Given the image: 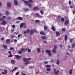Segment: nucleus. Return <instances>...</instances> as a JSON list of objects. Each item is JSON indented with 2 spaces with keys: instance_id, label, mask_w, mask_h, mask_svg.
<instances>
[{
  "instance_id": "nucleus-23",
  "label": "nucleus",
  "mask_w": 75,
  "mask_h": 75,
  "mask_svg": "<svg viewBox=\"0 0 75 75\" xmlns=\"http://www.w3.org/2000/svg\"><path fill=\"white\" fill-rule=\"evenodd\" d=\"M40 34H41V35H45V33H44V32H40Z\"/></svg>"
},
{
  "instance_id": "nucleus-47",
  "label": "nucleus",
  "mask_w": 75,
  "mask_h": 75,
  "mask_svg": "<svg viewBox=\"0 0 75 75\" xmlns=\"http://www.w3.org/2000/svg\"><path fill=\"white\" fill-rule=\"evenodd\" d=\"M18 54H21L22 53V52L21 51H19L18 52Z\"/></svg>"
},
{
  "instance_id": "nucleus-41",
  "label": "nucleus",
  "mask_w": 75,
  "mask_h": 75,
  "mask_svg": "<svg viewBox=\"0 0 75 75\" xmlns=\"http://www.w3.org/2000/svg\"><path fill=\"white\" fill-rule=\"evenodd\" d=\"M44 28L45 30H47V27L46 26H45Z\"/></svg>"
},
{
  "instance_id": "nucleus-49",
  "label": "nucleus",
  "mask_w": 75,
  "mask_h": 75,
  "mask_svg": "<svg viewBox=\"0 0 75 75\" xmlns=\"http://www.w3.org/2000/svg\"><path fill=\"white\" fill-rule=\"evenodd\" d=\"M17 40H16V39H15L14 40V42H17Z\"/></svg>"
},
{
  "instance_id": "nucleus-51",
  "label": "nucleus",
  "mask_w": 75,
  "mask_h": 75,
  "mask_svg": "<svg viewBox=\"0 0 75 75\" xmlns=\"http://www.w3.org/2000/svg\"><path fill=\"white\" fill-rule=\"evenodd\" d=\"M20 23V21H16V23H17V24H19V23Z\"/></svg>"
},
{
  "instance_id": "nucleus-2",
  "label": "nucleus",
  "mask_w": 75,
  "mask_h": 75,
  "mask_svg": "<svg viewBox=\"0 0 75 75\" xmlns=\"http://www.w3.org/2000/svg\"><path fill=\"white\" fill-rule=\"evenodd\" d=\"M46 51L47 54H48L49 56H51V55H52V54H51V52L50 51L48 50H46Z\"/></svg>"
},
{
  "instance_id": "nucleus-31",
  "label": "nucleus",
  "mask_w": 75,
  "mask_h": 75,
  "mask_svg": "<svg viewBox=\"0 0 75 75\" xmlns=\"http://www.w3.org/2000/svg\"><path fill=\"white\" fill-rule=\"evenodd\" d=\"M67 36L66 35L64 36V40L65 41H67Z\"/></svg>"
},
{
  "instance_id": "nucleus-17",
  "label": "nucleus",
  "mask_w": 75,
  "mask_h": 75,
  "mask_svg": "<svg viewBox=\"0 0 75 75\" xmlns=\"http://www.w3.org/2000/svg\"><path fill=\"white\" fill-rule=\"evenodd\" d=\"M51 28L52 30L53 31H55V27L52 26V27H51Z\"/></svg>"
},
{
  "instance_id": "nucleus-33",
  "label": "nucleus",
  "mask_w": 75,
  "mask_h": 75,
  "mask_svg": "<svg viewBox=\"0 0 75 75\" xmlns=\"http://www.w3.org/2000/svg\"><path fill=\"white\" fill-rule=\"evenodd\" d=\"M37 51L38 53L40 52V49L39 48H38L37 49Z\"/></svg>"
},
{
  "instance_id": "nucleus-22",
  "label": "nucleus",
  "mask_w": 75,
  "mask_h": 75,
  "mask_svg": "<svg viewBox=\"0 0 75 75\" xmlns=\"http://www.w3.org/2000/svg\"><path fill=\"white\" fill-rule=\"evenodd\" d=\"M2 47L4 48V49H7V47L6 45H4L2 46Z\"/></svg>"
},
{
  "instance_id": "nucleus-1",
  "label": "nucleus",
  "mask_w": 75,
  "mask_h": 75,
  "mask_svg": "<svg viewBox=\"0 0 75 75\" xmlns=\"http://www.w3.org/2000/svg\"><path fill=\"white\" fill-rule=\"evenodd\" d=\"M53 70L54 71V73L55 74V75H58L59 73V71L58 70H57L56 71V69L55 68H54Z\"/></svg>"
},
{
  "instance_id": "nucleus-8",
  "label": "nucleus",
  "mask_w": 75,
  "mask_h": 75,
  "mask_svg": "<svg viewBox=\"0 0 75 75\" xmlns=\"http://www.w3.org/2000/svg\"><path fill=\"white\" fill-rule=\"evenodd\" d=\"M7 6L8 7H11V3L10 2H8L7 4Z\"/></svg>"
},
{
  "instance_id": "nucleus-16",
  "label": "nucleus",
  "mask_w": 75,
  "mask_h": 75,
  "mask_svg": "<svg viewBox=\"0 0 75 75\" xmlns=\"http://www.w3.org/2000/svg\"><path fill=\"white\" fill-rule=\"evenodd\" d=\"M34 33V31L33 30H30V35H32V34Z\"/></svg>"
},
{
  "instance_id": "nucleus-14",
  "label": "nucleus",
  "mask_w": 75,
  "mask_h": 75,
  "mask_svg": "<svg viewBox=\"0 0 75 75\" xmlns=\"http://www.w3.org/2000/svg\"><path fill=\"white\" fill-rule=\"evenodd\" d=\"M15 58L16 59H19L20 58V56H18V55H16Z\"/></svg>"
},
{
  "instance_id": "nucleus-26",
  "label": "nucleus",
  "mask_w": 75,
  "mask_h": 75,
  "mask_svg": "<svg viewBox=\"0 0 75 75\" xmlns=\"http://www.w3.org/2000/svg\"><path fill=\"white\" fill-rule=\"evenodd\" d=\"M23 61L24 62H26V61H27V59L26 58H23Z\"/></svg>"
},
{
  "instance_id": "nucleus-13",
  "label": "nucleus",
  "mask_w": 75,
  "mask_h": 75,
  "mask_svg": "<svg viewBox=\"0 0 75 75\" xmlns=\"http://www.w3.org/2000/svg\"><path fill=\"white\" fill-rule=\"evenodd\" d=\"M18 69V67H15V68L12 70V73L13 72H14V71H16V70H17V69Z\"/></svg>"
},
{
  "instance_id": "nucleus-40",
  "label": "nucleus",
  "mask_w": 75,
  "mask_h": 75,
  "mask_svg": "<svg viewBox=\"0 0 75 75\" xmlns=\"http://www.w3.org/2000/svg\"><path fill=\"white\" fill-rule=\"evenodd\" d=\"M29 68L30 69H33V68H34V66H31L29 67Z\"/></svg>"
},
{
  "instance_id": "nucleus-53",
  "label": "nucleus",
  "mask_w": 75,
  "mask_h": 75,
  "mask_svg": "<svg viewBox=\"0 0 75 75\" xmlns=\"http://www.w3.org/2000/svg\"><path fill=\"white\" fill-rule=\"evenodd\" d=\"M28 61V60H31V58H28L27 59Z\"/></svg>"
},
{
  "instance_id": "nucleus-34",
  "label": "nucleus",
  "mask_w": 75,
  "mask_h": 75,
  "mask_svg": "<svg viewBox=\"0 0 75 75\" xmlns=\"http://www.w3.org/2000/svg\"><path fill=\"white\" fill-rule=\"evenodd\" d=\"M23 26H24L23 25V23H21V25L20 26V28H22V27H23Z\"/></svg>"
},
{
  "instance_id": "nucleus-50",
  "label": "nucleus",
  "mask_w": 75,
  "mask_h": 75,
  "mask_svg": "<svg viewBox=\"0 0 75 75\" xmlns=\"http://www.w3.org/2000/svg\"><path fill=\"white\" fill-rule=\"evenodd\" d=\"M2 7V4H1V3L0 2V7Z\"/></svg>"
},
{
  "instance_id": "nucleus-29",
  "label": "nucleus",
  "mask_w": 75,
  "mask_h": 75,
  "mask_svg": "<svg viewBox=\"0 0 75 75\" xmlns=\"http://www.w3.org/2000/svg\"><path fill=\"white\" fill-rule=\"evenodd\" d=\"M17 18H18L20 20H23V18L21 17H18Z\"/></svg>"
},
{
  "instance_id": "nucleus-54",
  "label": "nucleus",
  "mask_w": 75,
  "mask_h": 75,
  "mask_svg": "<svg viewBox=\"0 0 75 75\" xmlns=\"http://www.w3.org/2000/svg\"><path fill=\"white\" fill-rule=\"evenodd\" d=\"M44 63H45V64H48V62H44Z\"/></svg>"
},
{
  "instance_id": "nucleus-52",
  "label": "nucleus",
  "mask_w": 75,
  "mask_h": 75,
  "mask_svg": "<svg viewBox=\"0 0 75 75\" xmlns=\"http://www.w3.org/2000/svg\"><path fill=\"white\" fill-rule=\"evenodd\" d=\"M21 36V34H19L18 35V38H20Z\"/></svg>"
},
{
  "instance_id": "nucleus-10",
  "label": "nucleus",
  "mask_w": 75,
  "mask_h": 75,
  "mask_svg": "<svg viewBox=\"0 0 75 75\" xmlns=\"http://www.w3.org/2000/svg\"><path fill=\"white\" fill-rule=\"evenodd\" d=\"M6 43H7L8 44H9L10 42V40L9 39H7L6 40Z\"/></svg>"
},
{
  "instance_id": "nucleus-38",
  "label": "nucleus",
  "mask_w": 75,
  "mask_h": 75,
  "mask_svg": "<svg viewBox=\"0 0 75 75\" xmlns=\"http://www.w3.org/2000/svg\"><path fill=\"white\" fill-rule=\"evenodd\" d=\"M46 67L47 68H51V66L50 65H47L46 66Z\"/></svg>"
},
{
  "instance_id": "nucleus-55",
  "label": "nucleus",
  "mask_w": 75,
  "mask_h": 75,
  "mask_svg": "<svg viewBox=\"0 0 75 75\" xmlns=\"http://www.w3.org/2000/svg\"><path fill=\"white\" fill-rule=\"evenodd\" d=\"M27 64H29V62H26L25 63V65H27Z\"/></svg>"
},
{
  "instance_id": "nucleus-20",
  "label": "nucleus",
  "mask_w": 75,
  "mask_h": 75,
  "mask_svg": "<svg viewBox=\"0 0 75 75\" xmlns=\"http://www.w3.org/2000/svg\"><path fill=\"white\" fill-rule=\"evenodd\" d=\"M60 34V33H59V32L58 31L56 32V35L57 36H58Z\"/></svg>"
},
{
  "instance_id": "nucleus-9",
  "label": "nucleus",
  "mask_w": 75,
  "mask_h": 75,
  "mask_svg": "<svg viewBox=\"0 0 75 75\" xmlns=\"http://www.w3.org/2000/svg\"><path fill=\"white\" fill-rule=\"evenodd\" d=\"M35 15L36 16H37V17H40V18H41V17H42V16H40L39 14L38 13H35Z\"/></svg>"
},
{
  "instance_id": "nucleus-32",
  "label": "nucleus",
  "mask_w": 75,
  "mask_h": 75,
  "mask_svg": "<svg viewBox=\"0 0 75 75\" xmlns=\"http://www.w3.org/2000/svg\"><path fill=\"white\" fill-rule=\"evenodd\" d=\"M30 29H27L26 30L27 33H30Z\"/></svg>"
},
{
  "instance_id": "nucleus-12",
  "label": "nucleus",
  "mask_w": 75,
  "mask_h": 75,
  "mask_svg": "<svg viewBox=\"0 0 75 75\" xmlns=\"http://www.w3.org/2000/svg\"><path fill=\"white\" fill-rule=\"evenodd\" d=\"M11 62L12 64H14L16 63V61L14 60H11Z\"/></svg>"
},
{
  "instance_id": "nucleus-45",
  "label": "nucleus",
  "mask_w": 75,
  "mask_h": 75,
  "mask_svg": "<svg viewBox=\"0 0 75 75\" xmlns=\"http://www.w3.org/2000/svg\"><path fill=\"white\" fill-rule=\"evenodd\" d=\"M53 47H54L55 49H57V46H55V45H54Z\"/></svg>"
},
{
  "instance_id": "nucleus-30",
  "label": "nucleus",
  "mask_w": 75,
  "mask_h": 75,
  "mask_svg": "<svg viewBox=\"0 0 75 75\" xmlns=\"http://www.w3.org/2000/svg\"><path fill=\"white\" fill-rule=\"evenodd\" d=\"M41 38L43 40H45V39L46 38V37L45 36H42L41 37Z\"/></svg>"
},
{
  "instance_id": "nucleus-25",
  "label": "nucleus",
  "mask_w": 75,
  "mask_h": 75,
  "mask_svg": "<svg viewBox=\"0 0 75 75\" xmlns=\"http://www.w3.org/2000/svg\"><path fill=\"white\" fill-rule=\"evenodd\" d=\"M6 19L8 20H11V17H7Z\"/></svg>"
},
{
  "instance_id": "nucleus-18",
  "label": "nucleus",
  "mask_w": 75,
  "mask_h": 75,
  "mask_svg": "<svg viewBox=\"0 0 75 75\" xmlns=\"http://www.w3.org/2000/svg\"><path fill=\"white\" fill-rule=\"evenodd\" d=\"M51 69L50 68H48L47 69V71L48 72H50V71H51Z\"/></svg>"
},
{
  "instance_id": "nucleus-6",
  "label": "nucleus",
  "mask_w": 75,
  "mask_h": 75,
  "mask_svg": "<svg viewBox=\"0 0 75 75\" xmlns=\"http://www.w3.org/2000/svg\"><path fill=\"white\" fill-rule=\"evenodd\" d=\"M39 8L38 6H36L33 8V10H38Z\"/></svg>"
},
{
  "instance_id": "nucleus-4",
  "label": "nucleus",
  "mask_w": 75,
  "mask_h": 75,
  "mask_svg": "<svg viewBox=\"0 0 75 75\" xmlns=\"http://www.w3.org/2000/svg\"><path fill=\"white\" fill-rule=\"evenodd\" d=\"M28 50V48H26V49H22L21 50V51L22 52H25V51H27Z\"/></svg>"
},
{
  "instance_id": "nucleus-64",
  "label": "nucleus",
  "mask_w": 75,
  "mask_h": 75,
  "mask_svg": "<svg viewBox=\"0 0 75 75\" xmlns=\"http://www.w3.org/2000/svg\"><path fill=\"white\" fill-rule=\"evenodd\" d=\"M26 33V31H24V34H25Z\"/></svg>"
},
{
  "instance_id": "nucleus-63",
  "label": "nucleus",
  "mask_w": 75,
  "mask_h": 75,
  "mask_svg": "<svg viewBox=\"0 0 75 75\" xmlns=\"http://www.w3.org/2000/svg\"><path fill=\"white\" fill-rule=\"evenodd\" d=\"M15 25H12V27L13 28H14L15 27Z\"/></svg>"
},
{
  "instance_id": "nucleus-48",
  "label": "nucleus",
  "mask_w": 75,
  "mask_h": 75,
  "mask_svg": "<svg viewBox=\"0 0 75 75\" xmlns=\"http://www.w3.org/2000/svg\"><path fill=\"white\" fill-rule=\"evenodd\" d=\"M61 20L62 21H64V18H62Z\"/></svg>"
},
{
  "instance_id": "nucleus-60",
  "label": "nucleus",
  "mask_w": 75,
  "mask_h": 75,
  "mask_svg": "<svg viewBox=\"0 0 75 75\" xmlns=\"http://www.w3.org/2000/svg\"><path fill=\"white\" fill-rule=\"evenodd\" d=\"M8 52L10 54V55H11V52H10V51H9Z\"/></svg>"
},
{
  "instance_id": "nucleus-61",
  "label": "nucleus",
  "mask_w": 75,
  "mask_h": 75,
  "mask_svg": "<svg viewBox=\"0 0 75 75\" xmlns=\"http://www.w3.org/2000/svg\"><path fill=\"white\" fill-rule=\"evenodd\" d=\"M2 74H4V75H6V74L5 73H4V72H2Z\"/></svg>"
},
{
  "instance_id": "nucleus-58",
  "label": "nucleus",
  "mask_w": 75,
  "mask_h": 75,
  "mask_svg": "<svg viewBox=\"0 0 75 75\" xmlns=\"http://www.w3.org/2000/svg\"><path fill=\"white\" fill-rule=\"evenodd\" d=\"M65 30V28H63L62 29V31H64Z\"/></svg>"
},
{
  "instance_id": "nucleus-43",
  "label": "nucleus",
  "mask_w": 75,
  "mask_h": 75,
  "mask_svg": "<svg viewBox=\"0 0 75 75\" xmlns=\"http://www.w3.org/2000/svg\"><path fill=\"white\" fill-rule=\"evenodd\" d=\"M6 15H8V14H9V12L8 11H6Z\"/></svg>"
},
{
  "instance_id": "nucleus-46",
  "label": "nucleus",
  "mask_w": 75,
  "mask_h": 75,
  "mask_svg": "<svg viewBox=\"0 0 75 75\" xmlns=\"http://www.w3.org/2000/svg\"><path fill=\"white\" fill-rule=\"evenodd\" d=\"M13 50V51H14V49L13 48V47H11L10 48V50Z\"/></svg>"
},
{
  "instance_id": "nucleus-56",
  "label": "nucleus",
  "mask_w": 75,
  "mask_h": 75,
  "mask_svg": "<svg viewBox=\"0 0 75 75\" xmlns=\"http://www.w3.org/2000/svg\"><path fill=\"white\" fill-rule=\"evenodd\" d=\"M35 21H36V23H38V22H40V21H39V20H35Z\"/></svg>"
},
{
  "instance_id": "nucleus-5",
  "label": "nucleus",
  "mask_w": 75,
  "mask_h": 75,
  "mask_svg": "<svg viewBox=\"0 0 75 75\" xmlns=\"http://www.w3.org/2000/svg\"><path fill=\"white\" fill-rule=\"evenodd\" d=\"M23 10L25 12H27V11H30V9H28V8H23Z\"/></svg>"
},
{
  "instance_id": "nucleus-19",
  "label": "nucleus",
  "mask_w": 75,
  "mask_h": 75,
  "mask_svg": "<svg viewBox=\"0 0 75 75\" xmlns=\"http://www.w3.org/2000/svg\"><path fill=\"white\" fill-rule=\"evenodd\" d=\"M28 6L30 8H31V7L33 6V5L30 4H28Z\"/></svg>"
},
{
  "instance_id": "nucleus-37",
  "label": "nucleus",
  "mask_w": 75,
  "mask_h": 75,
  "mask_svg": "<svg viewBox=\"0 0 75 75\" xmlns=\"http://www.w3.org/2000/svg\"><path fill=\"white\" fill-rule=\"evenodd\" d=\"M2 20H4V19L3 18H6V17L5 16H3L2 17Z\"/></svg>"
},
{
  "instance_id": "nucleus-15",
  "label": "nucleus",
  "mask_w": 75,
  "mask_h": 75,
  "mask_svg": "<svg viewBox=\"0 0 75 75\" xmlns=\"http://www.w3.org/2000/svg\"><path fill=\"white\" fill-rule=\"evenodd\" d=\"M24 3L25 4H29L30 2L28 1H24Z\"/></svg>"
},
{
  "instance_id": "nucleus-59",
  "label": "nucleus",
  "mask_w": 75,
  "mask_h": 75,
  "mask_svg": "<svg viewBox=\"0 0 75 75\" xmlns=\"http://www.w3.org/2000/svg\"><path fill=\"white\" fill-rule=\"evenodd\" d=\"M4 72H5V73H7V71L6 70H5Z\"/></svg>"
},
{
  "instance_id": "nucleus-3",
  "label": "nucleus",
  "mask_w": 75,
  "mask_h": 75,
  "mask_svg": "<svg viewBox=\"0 0 75 75\" xmlns=\"http://www.w3.org/2000/svg\"><path fill=\"white\" fill-rule=\"evenodd\" d=\"M7 23V22L4 21V20H3L2 22L1 23V25H5V24H6Z\"/></svg>"
},
{
  "instance_id": "nucleus-44",
  "label": "nucleus",
  "mask_w": 75,
  "mask_h": 75,
  "mask_svg": "<svg viewBox=\"0 0 75 75\" xmlns=\"http://www.w3.org/2000/svg\"><path fill=\"white\" fill-rule=\"evenodd\" d=\"M61 17L60 16H59L57 17V19H59L60 18H61Z\"/></svg>"
},
{
  "instance_id": "nucleus-39",
  "label": "nucleus",
  "mask_w": 75,
  "mask_h": 75,
  "mask_svg": "<svg viewBox=\"0 0 75 75\" xmlns=\"http://www.w3.org/2000/svg\"><path fill=\"white\" fill-rule=\"evenodd\" d=\"M29 2L30 3H33V0H29Z\"/></svg>"
},
{
  "instance_id": "nucleus-36",
  "label": "nucleus",
  "mask_w": 75,
  "mask_h": 75,
  "mask_svg": "<svg viewBox=\"0 0 75 75\" xmlns=\"http://www.w3.org/2000/svg\"><path fill=\"white\" fill-rule=\"evenodd\" d=\"M28 48L27 50L28 52H30L31 51V50L29 49L28 48Z\"/></svg>"
},
{
  "instance_id": "nucleus-24",
  "label": "nucleus",
  "mask_w": 75,
  "mask_h": 75,
  "mask_svg": "<svg viewBox=\"0 0 75 75\" xmlns=\"http://www.w3.org/2000/svg\"><path fill=\"white\" fill-rule=\"evenodd\" d=\"M60 62V60H57V65H59V64Z\"/></svg>"
},
{
  "instance_id": "nucleus-42",
  "label": "nucleus",
  "mask_w": 75,
  "mask_h": 75,
  "mask_svg": "<svg viewBox=\"0 0 75 75\" xmlns=\"http://www.w3.org/2000/svg\"><path fill=\"white\" fill-rule=\"evenodd\" d=\"M13 57V56L11 54H10L8 56V58H10V57Z\"/></svg>"
},
{
  "instance_id": "nucleus-11",
  "label": "nucleus",
  "mask_w": 75,
  "mask_h": 75,
  "mask_svg": "<svg viewBox=\"0 0 75 75\" xmlns=\"http://www.w3.org/2000/svg\"><path fill=\"white\" fill-rule=\"evenodd\" d=\"M14 4L16 5H18V2H17V0H15L14 1Z\"/></svg>"
},
{
  "instance_id": "nucleus-35",
  "label": "nucleus",
  "mask_w": 75,
  "mask_h": 75,
  "mask_svg": "<svg viewBox=\"0 0 75 75\" xmlns=\"http://www.w3.org/2000/svg\"><path fill=\"white\" fill-rule=\"evenodd\" d=\"M75 47V44L74 43L72 45V48H74V47Z\"/></svg>"
},
{
  "instance_id": "nucleus-7",
  "label": "nucleus",
  "mask_w": 75,
  "mask_h": 75,
  "mask_svg": "<svg viewBox=\"0 0 75 75\" xmlns=\"http://www.w3.org/2000/svg\"><path fill=\"white\" fill-rule=\"evenodd\" d=\"M65 25H69V21L67 20L65 22Z\"/></svg>"
},
{
  "instance_id": "nucleus-57",
  "label": "nucleus",
  "mask_w": 75,
  "mask_h": 75,
  "mask_svg": "<svg viewBox=\"0 0 75 75\" xmlns=\"http://www.w3.org/2000/svg\"><path fill=\"white\" fill-rule=\"evenodd\" d=\"M3 21V18H0V21Z\"/></svg>"
},
{
  "instance_id": "nucleus-28",
  "label": "nucleus",
  "mask_w": 75,
  "mask_h": 75,
  "mask_svg": "<svg viewBox=\"0 0 75 75\" xmlns=\"http://www.w3.org/2000/svg\"><path fill=\"white\" fill-rule=\"evenodd\" d=\"M72 69H71L69 72V74H72Z\"/></svg>"
},
{
  "instance_id": "nucleus-62",
  "label": "nucleus",
  "mask_w": 75,
  "mask_h": 75,
  "mask_svg": "<svg viewBox=\"0 0 75 75\" xmlns=\"http://www.w3.org/2000/svg\"><path fill=\"white\" fill-rule=\"evenodd\" d=\"M19 74V73L18 72H17V73H16V75H18Z\"/></svg>"
},
{
  "instance_id": "nucleus-21",
  "label": "nucleus",
  "mask_w": 75,
  "mask_h": 75,
  "mask_svg": "<svg viewBox=\"0 0 75 75\" xmlns=\"http://www.w3.org/2000/svg\"><path fill=\"white\" fill-rule=\"evenodd\" d=\"M52 52H53V53H55L56 52V50L55 49H53L52 51Z\"/></svg>"
},
{
  "instance_id": "nucleus-27",
  "label": "nucleus",
  "mask_w": 75,
  "mask_h": 75,
  "mask_svg": "<svg viewBox=\"0 0 75 75\" xmlns=\"http://www.w3.org/2000/svg\"><path fill=\"white\" fill-rule=\"evenodd\" d=\"M40 13H41V15H43L44 14V11H40Z\"/></svg>"
}]
</instances>
